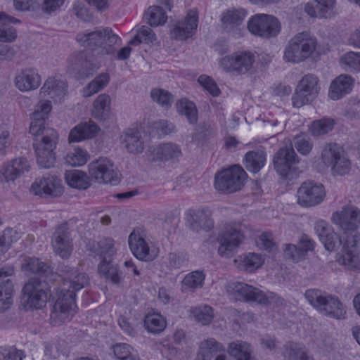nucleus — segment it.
Here are the masks:
<instances>
[{
    "instance_id": "obj_20",
    "label": "nucleus",
    "mask_w": 360,
    "mask_h": 360,
    "mask_svg": "<svg viewBox=\"0 0 360 360\" xmlns=\"http://www.w3.org/2000/svg\"><path fill=\"white\" fill-rule=\"evenodd\" d=\"M51 109L52 105L49 100H41L35 105L34 112L30 114V132L31 134H37L42 129H51L46 124V120L48 119Z\"/></svg>"
},
{
    "instance_id": "obj_59",
    "label": "nucleus",
    "mask_w": 360,
    "mask_h": 360,
    "mask_svg": "<svg viewBox=\"0 0 360 360\" xmlns=\"http://www.w3.org/2000/svg\"><path fill=\"white\" fill-rule=\"evenodd\" d=\"M283 355L286 360H312L302 349L294 347L286 348Z\"/></svg>"
},
{
    "instance_id": "obj_63",
    "label": "nucleus",
    "mask_w": 360,
    "mask_h": 360,
    "mask_svg": "<svg viewBox=\"0 0 360 360\" xmlns=\"http://www.w3.org/2000/svg\"><path fill=\"white\" fill-rule=\"evenodd\" d=\"M133 350L130 345L124 343H119L114 346L113 352L117 359L122 360Z\"/></svg>"
},
{
    "instance_id": "obj_32",
    "label": "nucleus",
    "mask_w": 360,
    "mask_h": 360,
    "mask_svg": "<svg viewBox=\"0 0 360 360\" xmlns=\"http://www.w3.org/2000/svg\"><path fill=\"white\" fill-rule=\"evenodd\" d=\"M153 160H168L181 155V151L176 144L167 143L153 146L150 148Z\"/></svg>"
},
{
    "instance_id": "obj_61",
    "label": "nucleus",
    "mask_w": 360,
    "mask_h": 360,
    "mask_svg": "<svg viewBox=\"0 0 360 360\" xmlns=\"http://www.w3.org/2000/svg\"><path fill=\"white\" fill-rule=\"evenodd\" d=\"M22 352L15 348H0V360H22Z\"/></svg>"
},
{
    "instance_id": "obj_56",
    "label": "nucleus",
    "mask_w": 360,
    "mask_h": 360,
    "mask_svg": "<svg viewBox=\"0 0 360 360\" xmlns=\"http://www.w3.org/2000/svg\"><path fill=\"white\" fill-rule=\"evenodd\" d=\"M16 240V231L13 229H6L0 236V251L1 252L7 251Z\"/></svg>"
},
{
    "instance_id": "obj_34",
    "label": "nucleus",
    "mask_w": 360,
    "mask_h": 360,
    "mask_svg": "<svg viewBox=\"0 0 360 360\" xmlns=\"http://www.w3.org/2000/svg\"><path fill=\"white\" fill-rule=\"evenodd\" d=\"M111 99L109 95L102 94L93 103L92 116L98 120L106 119L110 112Z\"/></svg>"
},
{
    "instance_id": "obj_4",
    "label": "nucleus",
    "mask_w": 360,
    "mask_h": 360,
    "mask_svg": "<svg viewBox=\"0 0 360 360\" xmlns=\"http://www.w3.org/2000/svg\"><path fill=\"white\" fill-rule=\"evenodd\" d=\"M35 138L33 143L39 167L49 169L56 162L55 150L58 143L57 131L51 129H41L37 134H32Z\"/></svg>"
},
{
    "instance_id": "obj_24",
    "label": "nucleus",
    "mask_w": 360,
    "mask_h": 360,
    "mask_svg": "<svg viewBox=\"0 0 360 360\" xmlns=\"http://www.w3.org/2000/svg\"><path fill=\"white\" fill-rule=\"evenodd\" d=\"M41 78L34 68L22 70L15 78V86L21 91L37 89L41 84Z\"/></svg>"
},
{
    "instance_id": "obj_8",
    "label": "nucleus",
    "mask_w": 360,
    "mask_h": 360,
    "mask_svg": "<svg viewBox=\"0 0 360 360\" xmlns=\"http://www.w3.org/2000/svg\"><path fill=\"white\" fill-rule=\"evenodd\" d=\"M248 30L255 36L269 39L277 36L280 33L281 25L276 17L259 13L249 18Z\"/></svg>"
},
{
    "instance_id": "obj_5",
    "label": "nucleus",
    "mask_w": 360,
    "mask_h": 360,
    "mask_svg": "<svg viewBox=\"0 0 360 360\" xmlns=\"http://www.w3.org/2000/svg\"><path fill=\"white\" fill-rule=\"evenodd\" d=\"M316 50L315 38L307 32L295 36L287 45L284 59L291 63H299L311 56Z\"/></svg>"
},
{
    "instance_id": "obj_27",
    "label": "nucleus",
    "mask_w": 360,
    "mask_h": 360,
    "mask_svg": "<svg viewBox=\"0 0 360 360\" xmlns=\"http://www.w3.org/2000/svg\"><path fill=\"white\" fill-rule=\"evenodd\" d=\"M243 239V236L239 231L230 228L219 239V253L223 257H230Z\"/></svg>"
},
{
    "instance_id": "obj_2",
    "label": "nucleus",
    "mask_w": 360,
    "mask_h": 360,
    "mask_svg": "<svg viewBox=\"0 0 360 360\" xmlns=\"http://www.w3.org/2000/svg\"><path fill=\"white\" fill-rule=\"evenodd\" d=\"M316 231L321 243L329 252L340 250L336 256L338 262L350 269L360 268V237L357 235L348 236L346 242L334 233L325 221H319Z\"/></svg>"
},
{
    "instance_id": "obj_14",
    "label": "nucleus",
    "mask_w": 360,
    "mask_h": 360,
    "mask_svg": "<svg viewBox=\"0 0 360 360\" xmlns=\"http://www.w3.org/2000/svg\"><path fill=\"white\" fill-rule=\"evenodd\" d=\"M322 160L325 164L331 167L335 175H345L350 169V162L336 145H330L323 150Z\"/></svg>"
},
{
    "instance_id": "obj_18",
    "label": "nucleus",
    "mask_w": 360,
    "mask_h": 360,
    "mask_svg": "<svg viewBox=\"0 0 360 360\" xmlns=\"http://www.w3.org/2000/svg\"><path fill=\"white\" fill-rule=\"evenodd\" d=\"M31 190L36 195L51 197L60 196L63 191L60 179L52 175L36 179Z\"/></svg>"
},
{
    "instance_id": "obj_9",
    "label": "nucleus",
    "mask_w": 360,
    "mask_h": 360,
    "mask_svg": "<svg viewBox=\"0 0 360 360\" xmlns=\"http://www.w3.org/2000/svg\"><path fill=\"white\" fill-rule=\"evenodd\" d=\"M255 56L249 51H238L221 58L220 66L226 72L245 74L252 68Z\"/></svg>"
},
{
    "instance_id": "obj_44",
    "label": "nucleus",
    "mask_w": 360,
    "mask_h": 360,
    "mask_svg": "<svg viewBox=\"0 0 360 360\" xmlns=\"http://www.w3.org/2000/svg\"><path fill=\"white\" fill-rule=\"evenodd\" d=\"M22 268L26 272L37 273L41 275H46L51 272L48 264L34 257L25 259L22 264Z\"/></svg>"
},
{
    "instance_id": "obj_26",
    "label": "nucleus",
    "mask_w": 360,
    "mask_h": 360,
    "mask_svg": "<svg viewBox=\"0 0 360 360\" xmlns=\"http://www.w3.org/2000/svg\"><path fill=\"white\" fill-rule=\"evenodd\" d=\"M67 91V85L65 82L55 77H49L40 89L41 98H49L56 102H60Z\"/></svg>"
},
{
    "instance_id": "obj_19",
    "label": "nucleus",
    "mask_w": 360,
    "mask_h": 360,
    "mask_svg": "<svg viewBox=\"0 0 360 360\" xmlns=\"http://www.w3.org/2000/svg\"><path fill=\"white\" fill-rule=\"evenodd\" d=\"M297 158L290 146L281 148L274 156L273 163L275 169L281 176H287L296 169Z\"/></svg>"
},
{
    "instance_id": "obj_7",
    "label": "nucleus",
    "mask_w": 360,
    "mask_h": 360,
    "mask_svg": "<svg viewBox=\"0 0 360 360\" xmlns=\"http://www.w3.org/2000/svg\"><path fill=\"white\" fill-rule=\"evenodd\" d=\"M305 297L312 307L323 314L340 319L345 313L344 307L337 299L318 290H309L306 292Z\"/></svg>"
},
{
    "instance_id": "obj_29",
    "label": "nucleus",
    "mask_w": 360,
    "mask_h": 360,
    "mask_svg": "<svg viewBox=\"0 0 360 360\" xmlns=\"http://www.w3.org/2000/svg\"><path fill=\"white\" fill-rule=\"evenodd\" d=\"M122 143L130 153H141L144 149V142L141 134L136 128H129L124 131Z\"/></svg>"
},
{
    "instance_id": "obj_35",
    "label": "nucleus",
    "mask_w": 360,
    "mask_h": 360,
    "mask_svg": "<svg viewBox=\"0 0 360 360\" xmlns=\"http://www.w3.org/2000/svg\"><path fill=\"white\" fill-rule=\"evenodd\" d=\"M299 245L300 250L294 245H286L284 248L285 257L288 259L291 258L295 261H297L303 257L304 252L311 250L314 247L313 241L307 236L301 238Z\"/></svg>"
},
{
    "instance_id": "obj_37",
    "label": "nucleus",
    "mask_w": 360,
    "mask_h": 360,
    "mask_svg": "<svg viewBox=\"0 0 360 360\" xmlns=\"http://www.w3.org/2000/svg\"><path fill=\"white\" fill-rule=\"evenodd\" d=\"M65 179L67 184L75 188L86 189L89 187V178L86 174L80 170H69L65 174Z\"/></svg>"
},
{
    "instance_id": "obj_47",
    "label": "nucleus",
    "mask_w": 360,
    "mask_h": 360,
    "mask_svg": "<svg viewBox=\"0 0 360 360\" xmlns=\"http://www.w3.org/2000/svg\"><path fill=\"white\" fill-rule=\"evenodd\" d=\"M177 112L185 115L191 124L196 122L198 113L195 104L187 99H181L176 104Z\"/></svg>"
},
{
    "instance_id": "obj_30",
    "label": "nucleus",
    "mask_w": 360,
    "mask_h": 360,
    "mask_svg": "<svg viewBox=\"0 0 360 360\" xmlns=\"http://www.w3.org/2000/svg\"><path fill=\"white\" fill-rule=\"evenodd\" d=\"M99 131L97 124L91 121L75 126L71 129L68 140L70 142H79L96 136Z\"/></svg>"
},
{
    "instance_id": "obj_12",
    "label": "nucleus",
    "mask_w": 360,
    "mask_h": 360,
    "mask_svg": "<svg viewBox=\"0 0 360 360\" xmlns=\"http://www.w3.org/2000/svg\"><path fill=\"white\" fill-rule=\"evenodd\" d=\"M89 173L91 179L99 184L117 182V172L114 164L107 158H100L89 165Z\"/></svg>"
},
{
    "instance_id": "obj_23",
    "label": "nucleus",
    "mask_w": 360,
    "mask_h": 360,
    "mask_svg": "<svg viewBox=\"0 0 360 360\" xmlns=\"http://www.w3.org/2000/svg\"><path fill=\"white\" fill-rule=\"evenodd\" d=\"M69 63L72 70L78 72L81 77L91 75L96 68L92 57L86 51L74 53Z\"/></svg>"
},
{
    "instance_id": "obj_57",
    "label": "nucleus",
    "mask_w": 360,
    "mask_h": 360,
    "mask_svg": "<svg viewBox=\"0 0 360 360\" xmlns=\"http://www.w3.org/2000/svg\"><path fill=\"white\" fill-rule=\"evenodd\" d=\"M333 122L330 120H321L314 122L311 127L310 132L314 135H321L330 131L333 128Z\"/></svg>"
},
{
    "instance_id": "obj_42",
    "label": "nucleus",
    "mask_w": 360,
    "mask_h": 360,
    "mask_svg": "<svg viewBox=\"0 0 360 360\" xmlns=\"http://www.w3.org/2000/svg\"><path fill=\"white\" fill-rule=\"evenodd\" d=\"M110 77L108 73H101L96 76L83 89V96L89 97L104 89L109 83Z\"/></svg>"
},
{
    "instance_id": "obj_13",
    "label": "nucleus",
    "mask_w": 360,
    "mask_h": 360,
    "mask_svg": "<svg viewBox=\"0 0 360 360\" xmlns=\"http://www.w3.org/2000/svg\"><path fill=\"white\" fill-rule=\"evenodd\" d=\"M54 252L62 259H68L73 250V240L67 222L58 225L52 236Z\"/></svg>"
},
{
    "instance_id": "obj_33",
    "label": "nucleus",
    "mask_w": 360,
    "mask_h": 360,
    "mask_svg": "<svg viewBox=\"0 0 360 360\" xmlns=\"http://www.w3.org/2000/svg\"><path fill=\"white\" fill-rule=\"evenodd\" d=\"M316 8L311 4L305 6V11L311 17L330 18L333 14L335 0H316Z\"/></svg>"
},
{
    "instance_id": "obj_50",
    "label": "nucleus",
    "mask_w": 360,
    "mask_h": 360,
    "mask_svg": "<svg viewBox=\"0 0 360 360\" xmlns=\"http://www.w3.org/2000/svg\"><path fill=\"white\" fill-rule=\"evenodd\" d=\"M88 153L81 148H75L68 152L65 157V163L68 165L77 167L85 165L88 160Z\"/></svg>"
},
{
    "instance_id": "obj_51",
    "label": "nucleus",
    "mask_w": 360,
    "mask_h": 360,
    "mask_svg": "<svg viewBox=\"0 0 360 360\" xmlns=\"http://www.w3.org/2000/svg\"><path fill=\"white\" fill-rule=\"evenodd\" d=\"M202 210L201 209H190L186 212V225L193 232L200 233L201 231V218Z\"/></svg>"
},
{
    "instance_id": "obj_21",
    "label": "nucleus",
    "mask_w": 360,
    "mask_h": 360,
    "mask_svg": "<svg viewBox=\"0 0 360 360\" xmlns=\"http://www.w3.org/2000/svg\"><path fill=\"white\" fill-rule=\"evenodd\" d=\"M30 169L29 161L23 157L15 158L4 164L1 175L6 182L14 181Z\"/></svg>"
},
{
    "instance_id": "obj_17",
    "label": "nucleus",
    "mask_w": 360,
    "mask_h": 360,
    "mask_svg": "<svg viewBox=\"0 0 360 360\" xmlns=\"http://www.w3.org/2000/svg\"><path fill=\"white\" fill-rule=\"evenodd\" d=\"M198 13L194 10H190L186 16L175 23L171 31V38L176 40H185L192 37L198 27Z\"/></svg>"
},
{
    "instance_id": "obj_40",
    "label": "nucleus",
    "mask_w": 360,
    "mask_h": 360,
    "mask_svg": "<svg viewBox=\"0 0 360 360\" xmlns=\"http://www.w3.org/2000/svg\"><path fill=\"white\" fill-rule=\"evenodd\" d=\"M166 326L165 318L159 313L148 314L145 317L144 326L151 333H161L165 330Z\"/></svg>"
},
{
    "instance_id": "obj_25",
    "label": "nucleus",
    "mask_w": 360,
    "mask_h": 360,
    "mask_svg": "<svg viewBox=\"0 0 360 360\" xmlns=\"http://www.w3.org/2000/svg\"><path fill=\"white\" fill-rule=\"evenodd\" d=\"M13 270L2 268L0 269V313L9 309L12 304L13 285L11 279L7 278Z\"/></svg>"
},
{
    "instance_id": "obj_16",
    "label": "nucleus",
    "mask_w": 360,
    "mask_h": 360,
    "mask_svg": "<svg viewBox=\"0 0 360 360\" xmlns=\"http://www.w3.org/2000/svg\"><path fill=\"white\" fill-rule=\"evenodd\" d=\"M332 221L347 234L360 226V211L356 207L347 206L337 210L332 215Z\"/></svg>"
},
{
    "instance_id": "obj_11",
    "label": "nucleus",
    "mask_w": 360,
    "mask_h": 360,
    "mask_svg": "<svg viewBox=\"0 0 360 360\" xmlns=\"http://www.w3.org/2000/svg\"><path fill=\"white\" fill-rule=\"evenodd\" d=\"M319 90L317 78L314 75H305L296 87L292 98V105L300 108L307 104L316 96Z\"/></svg>"
},
{
    "instance_id": "obj_52",
    "label": "nucleus",
    "mask_w": 360,
    "mask_h": 360,
    "mask_svg": "<svg viewBox=\"0 0 360 360\" xmlns=\"http://www.w3.org/2000/svg\"><path fill=\"white\" fill-rule=\"evenodd\" d=\"M202 283V271H194L188 274L181 282L182 290H193L201 285Z\"/></svg>"
},
{
    "instance_id": "obj_62",
    "label": "nucleus",
    "mask_w": 360,
    "mask_h": 360,
    "mask_svg": "<svg viewBox=\"0 0 360 360\" xmlns=\"http://www.w3.org/2000/svg\"><path fill=\"white\" fill-rule=\"evenodd\" d=\"M16 37L15 29L13 27L0 26V41L12 42Z\"/></svg>"
},
{
    "instance_id": "obj_41",
    "label": "nucleus",
    "mask_w": 360,
    "mask_h": 360,
    "mask_svg": "<svg viewBox=\"0 0 360 360\" xmlns=\"http://www.w3.org/2000/svg\"><path fill=\"white\" fill-rule=\"evenodd\" d=\"M229 354L236 360H254L249 344L243 342H233L229 345Z\"/></svg>"
},
{
    "instance_id": "obj_39",
    "label": "nucleus",
    "mask_w": 360,
    "mask_h": 360,
    "mask_svg": "<svg viewBox=\"0 0 360 360\" xmlns=\"http://www.w3.org/2000/svg\"><path fill=\"white\" fill-rule=\"evenodd\" d=\"M247 15V12L243 8H230L221 16L223 25L226 28H233L239 25Z\"/></svg>"
},
{
    "instance_id": "obj_49",
    "label": "nucleus",
    "mask_w": 360,
    "mask_h": 360,
    "mask_svg": "<svg viewBox=\"0 0 360 360\" xmlns=\"http://www.w3.org/2000/svg\"><path fill=\"white\" fill-rule=\"evenodd\" d=\"M97 254L102 259H111L116 252L114 240L112 238H103L99 240L95 248Z\"/></svg>"
},
{
    "instance_id": "obj_58",
    "label": "nucleus",
    "mask_w": 360,
    "mask_h": 360,
    "mask_svg": "<svg viewBox=\"0 0 360 360\" xmlns=\"http://www.w3.org/2000/svg\"><path fill=\"white\" fill-rule=\"evenodd\" d=\"M221 351V346L214 340H209L206 342V350L204 349V360H207L210 356H216L215 360H225L224 355L217 354Z\"/></svg>"
},
{
    "instance_id": "obj_45",
    "label": "nucleus",
    "mask_w": 360,
    "mask_h": 360,
    "mask_svg": "<svg viewBox=\"0 0 360 360\" xmlns=\"http://www.w3.org/2000/svg\"><path fill=\"white\" fill-rule=\"evenodd\" d=\"M150 96L152 101L162 108H169L174 102L172 94L167 90L160 88H153L150 90Z\"/></svg>"
},
{
    "instance_id": "obj_1",
    "label": "nucleus",
    "mask_w": 360,
    "mask_h": 360,
    "mask_svg": "<svg viewBox=\"0 0 360 360\" xmlns=\"http://www.w3.org/2000/svg\"><path fill=\"white\" fill-rule=\"evenodd\" d=\"M63 278V287L56 293V301L51 313V319L55 325H59L70 319L75 313V292L86 287L89 282L88 276L68 266L59 267Z\"/></svg>"
},
{
    "instance_id": "obj_46",
    "label": "nucleus",
    "mask_w": 360,
    "mask_h": 360,
    "mask_svg": "<svg viewBox=\"0 0 360 360\" xmlns=\"http://www.w3.org/2000/svg\"><path fill=\"white\" fill-rule=\"evenodd\" d=\"M145 18L150 26H159L164 25L167 16L163 9L158 6H150L145 13Z\"/></svg>"
},
{
    "instance_id": "obj_36",
    "label": "nucleus",
    "mask_w": 360,
    "mask_h": 360,
    "mask_svg": "<svg viewBox=\"0 0 360 360\" xmlns=\"http://www.w3.org/2000/svg\"><path fill=\"white\" fill-rule=\"evenodd\" d=\"M98 273L114 284H120L122 279V272L117 265L112 263L111 259H102L98 266Z\"/></svg>"
},
{
    "instance_id": "obj_64",
    "label": "nucleus",
    "mask_w": 360,
    "mask_h": 360,
    "mask_svg": "<svg viewBox=\"0 0 360 360\" xmlns=\"http://www.w3.org/2000/svg\"><path fill=\"white\" fill-rule=\"evenodd\" d=\"M295 148L302 154H307L311 149V145L306 140L302 135L297 138Z\"/></svg>"
},
{
    "instance_id": "obj_60",
    "label": "nucleus",
    "mask_w": 360,
    "mask_h": 360,
    "mask_svg": "<svg viewBox=\"0 0 360 360\" xmlns=\"http://www.w3.org/2000/svg\"><path fill=\"white\" fill-rule=\"evenodd\" d=\"M257 246L264 248L269 252H273L276 248L270 233H262L257 240Z\"/></svg>"
},
{
    "instance_id": "obj_48",
    "label": "nucleus",
    "mask_w": 360,
    "mask_h": 360,
    "mask_svg": "<svg viewBox=\"0 0 360 360\" xmlns=\"http://www.w3.org/2000/svg\"><path fill=\"white\" fill-rule=\"evenodd\" d=\"M155 34L153 30L146 26H141L137 30V33L134 37L129 42V45L138 46L141 43H153L156 41Z\"/></svg>"
},
{
    "instance_id": "obj_53",
    "label": "nucleus",
    "mask_w": 360,
    "mask_h": 360,
    "mask_svg": "<svg viewBox=\"0 0 360 360\" xmlns=\"http://www.w3.org/2000/svg\"><path fill=\"white\" fill-rule=\"evenodd\" d=\"M341 65L354 71L360 72V53L348 52L344 54L340 59Z\"/></svg>"
},
{
    "instance_id": "obj_54",
    "label": "nucleus",
    "mask_w": 360,
    "mask_h": 360,
    "mask_svg": "<svg viewBox=\"0 0 360 360\" xmlns=\"http://www.w3.org/2000/svg\"><path fill=\"white\" fill-rule=\"evenodd\" d=\"M152 131L155 132L159 136H165L175 131L174 125L165 120H160L151 124Z\"/></svg>"
},
{
    "instance_id": "obj_10",
    "label": "nucleus",
    "mask_w": 360,
    "mask_h": 360,
    "mask_svg": "<svg viewBox=\"0 0 360 360\" xmlns=\"http://www.w3.org/2000/svg\"><path fill=\"white\" fill-rule=\"evenodd\" d=\"M45 287V281L37 278H30L22 289V300L27 307L40 309L45 305L47 298Z\"/></svg>"
},
{
    "instance_id": "obj_55",
    "label": "nucleus",
    "mask_w": 360,
    "mask_h": 360,
    "mask_svg": "<svg viewBox=\"0 0 360 360\" xmlns=\"http://www.w3.org/2000/svg\"><path fill=\"white\" fill-rule=\"evenodd\" d=\"M188 257L184 252H171L168 256L169 266L172 269H179L187 264Z\"/></svg>"
},
{
    "instance_id": "obj_38",
    "label": "nucleus",
    "mask_w": 360,
    "mask_h": 360,
    "mask_svg": "<svg viewBox=\"0 0 360 360\" xmlns=\"http://www.w3.org/2000/svg\"><path fill=\"white\" fill-rule=\"evenodd\" d=\"M266 160V155L263 151H252L245 155L243 163L248 171L256 173L264 167Z\"/></svg>"
},
{
    "instance_id": "obj_31",
    "label": "nucleus",
    "mask_w": 360,
    "mask_h": 360,
    "mask_svg": "<svg viewBox=\"0 0 360 360\" xmlns=\"http://www.w3.org/2000/svg\"><path fill=\"white\" fill-rule=\"evenodd\" d=\"M354 82L350 77L340 75L330 84L328 96L333 100H338L348 94L353 86Z\"/></svg>"
},
{
    "instance_id": "obj_3",
    "label": "nucleus",
    "mask_w": 360,
    "mask_h": 360,
    "mask_svg": "<svg viewBox=\"0 0 360 360\" xmlns=\"http://www.w3.org/2000/svg\"><path fill=\"white\" fill-rule=\"evenodd\" d=\"M76 39L82 46L91 49L95 56L114 54V46L120 40V37L108 27L79 33Z\"/></svg>"
},
{
    "instance_id": "obj_15",
    "label": "nucleus",
    "mask_w": 360,
    "mask_h": 360,
    "mask_svg": "<svg viewBox=\"0 0 360 360\" xmlns=\"http://www.w3.org/2000/svg\"><path fill=\"white\" fill-rule=\"evenodd\" d=\"M326 191L319 184L305 182L297 193V202L304 207H311L321 203L325 198Z\"/></svg>"
},
{
    "instance_id": "obj_6",
    "label": "nucleus",
    "mask_w": 360,
    "mask_h": 360,
    "mask_svg": "<svg viewBox=\"0 0 360 360\" xmlns=\"http://www.w3.org/2000/svg\"><path fill=\"white\" fill-rule=\"evenodd\" d=\"M247 174L240 166H233L218 172L215 176L214 187L224 193L236 192L244 186Z\"/></svg>"
},
{
    "instance_id": "obj_43",
    "label": "nucleus",
    "mask_w": 360,
    "mask_h": 360,
    "mask_svg": "<svg viewBox=\"0 0 360 360\" xmlns=\"http://www.w3.org/2000/svg\"><path fill=\"white\" fill-rule=\"evenodd\" d=\"M238 267L248 271H253L259 268L264 263V259L256 254L249 253L240 255L235 260Z\"/></svg>"
},
{
    "instance_id": "obj_22",
    "label": "nucleus",
    "mask_w": 360,
    "mask_h": 360,
    "mask_svg": "<svg viewBox=\"0 0 360 360\" xmlns=\"http://www.w3.org/2000/svg\"><path fill=\"white\" fill-rule=\"evenodd\" d=\"M129 245L134 255L140 260L151 261L157 256L155 250H150L140 234L133 231L129 236Z\"/></svg>"
},
{
    "instance_id": "obj_28",
    "label": "nucleus",
    "mask_w": 360,
    "mask_h": 360,
    "mask_svg": "<svg viewBox=\"0 0 360 360\" xmlns=\"http://www.w3.org/2000/svg\"><path fill=\"white\" fill-rule=\"evenodd\" d=\"M231 292L238 300L255 301L259 303L265 302V296L262 292L245 283L233 284L231 287Z\"/></svg>"
}]
</instances>
